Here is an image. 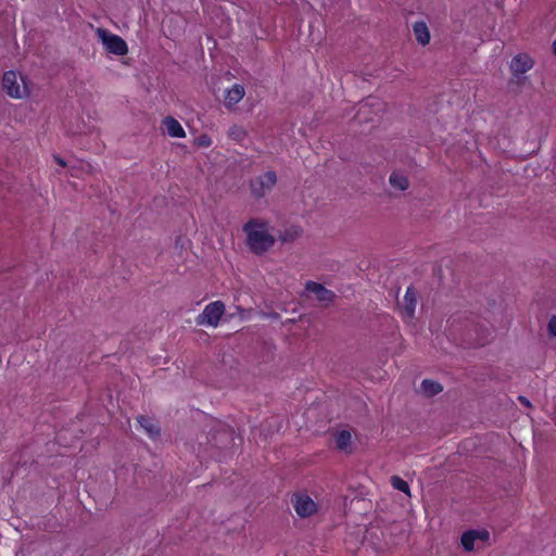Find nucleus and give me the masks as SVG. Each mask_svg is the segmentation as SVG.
<instances>
[{
	"mask_svg": "<svg viewBox=\"0 0 556 556\" xmlns=\"http://www.w3.org/2000/svg\"><path fill=\"white\" fill-rule=\"evenodd\" d=\"M518 400H519V402H520L521 404H523L525 406H528V407H530V406H531V403H530V401H529L527 397H525V396H519V397H518Z\"/></svg>",
	"mask_w": 556,
	"mask_h": 556,
	"instance_id": "25",
	"label": "nucleus"
},
{
	"mask_svg": "<svg viewBox=\"0 0 556 556\" xmlns=\"http://www.w3.org/2000/svg\"><path fill=\"white\" fill-rule=\"evenodd\" d=\"M368 105H374V103H369V100H367L362 106L359 108V113L365 110Z\"/></svg>",
	"mask_w": 556,
	"mask_h": 556,
	"instance_id": "27",
	"label": "nucleus"
},
{
	"mask_svg": "<svg viewBox=\"0 0 556 556\" xmlns=\"http://www.w3.org/2000/svg\"><path fill=\"white\" fill-rule=\"evenodd\" d=\"M96 34L108 52L118 56L127 54L128 47L122 37L112 34L105 28H97Z\"/></svg>",
	"mask_w": 556,
	"mask_h": 556,
	"instance_id": "2",
	"label": "nucleus"
},
{
	"mask_svg": "<svg viewBox=\"0 0 556 556\" xmlns=\"http://www.w3.org/2000/svg\"><path fill=\"white\" fill-rule=\"evenodd\" d=\"M243 230L250 250L257 255L264 254L275 244V238L266 231L262 223L250 220L243 226Z\"/></svg>",
	"mask_w": 556,
	"mask_h": 556,
	"instance_id": "1",
	"label": "nucleus"
},
{
	"mask_svg": "<svg viewBox=\"0 0 556 556\" xmlns=\"http://www.w3.org/2000/svg\"><path fill=\"white\" fill-rule=\"evenodd\" d=\"M137 421L146 430L150 438L156 439L161 434V429L156 422L148 416L140 415L137 417Z\"/></svg>",
	"mask_w": 556,
	"mask_h": 556,
	"instance_id": "13",
	"label": "nucleus"
},
{
	"mask_svg": "<svg viewBox=\"0 0 556 556\" xmlns=\"http://www.w3.org/2000/svg\"><path fill=\"white\" fill-rule=\"evenodd\" d=\"M225 312V304L222 301H215L205 306L203 312L198 316V325H208L216 327Z\"/></svg>",
	"mask_w": 556,
	"mask_h": 556,
	"instance_id": "6",
	"label": "nucleus"
},
{
	"mask_svg": "<svg viewBox=\"0 0 556 556\" xmlns=\"http://www.w3.org/2000/svg\"><path fill=\"white\" fill-rule=\"evenodd\" d=\"M337 447L341 451H346L351 444V433L348 430H341L336 435Z\"/></svg>",
	"mask_w": 556,
	"mask_h": 556,
	"instance_id": "19",
	"label": "nucleus"
},
{
	"mask_svg": "<svg viewBox=\"0 0 556 556\" xmlns=\"http://www.w3.org/2000/svg\"><path fill=\"white\" fill-rule=\"evenodd\" d=\"M305 290L313 293L316 300L325 306H328L336 299V293L332 290L327 289L325 286L316 281H307L305 283Z\"/></svg>",
	"mask_w": 556,
	"mask_h": 556,
	"instance_id": "8",
	"label": "nucleus"
},
{
	"mask_svg": "<svg viewBox=\"0 0 556 556\" xmlns=\"http://www.w3.org/2000/svg\"><path fill=\"white\" fill-rule=\"evenodd\" d=\"M389 182L393 188L401 191H405L409 186L408 178L399 172H393L390 175Z\"/></svg>",
	"mask_w": 556,
	"mask_h": 556,
	"instance_id": "16",
	"label": "nucleus"
},
{
	"mask_svg": "<svg viewBox=\"0 0 556 556\" xmlns=\"http://www.w3.org/2000/svg\"><path fill=\"white\" fill-rule=\"evenodd\" d=\"M477 530H468L462 535V545L465 551H472L477 540Z\"/></svg>",
	"mask_w": 556,
	"mask_h": 556,
	"instance_id": "18",
	"label": "nucleus"
},
{
	"mask_svg": "<svg viewBox=\"0 0 556 556\" xmlns=\"http://www.w3.org/2000/svg\"><path fill=\"white\" fill-rule=\"evenodd\" d=\"M54 160H55V162H56L60 166H62V167L66 166L65 161H64L61 156H59V155H54Z\"/></svg>",
	"mask_w": 556,
	"mask_h": 556,
	"instance_id": "26",
	"label": "nucleus"
},
{
	"mask_svg": "<svg viewBox=\"0 0 556 556\" xmlns=\"http://www.w3.org/2000/svg\"><path fill=\"white\" fill-rule=\"evenodd\" d=\"M417 305V291L410 286L406 289L402 303H399L402 314L405 319L412 320L415 316V308Z\"/></svg>",
	"mask_w": 556,
	"mask_h": 556,
	"instance_id": "9",
	"label": "nucleus"
},
{
	"mask_svg": "<svg viewBox=\"0 0 556 556\" xmlns=\"http://www.w3.org/2000/svg\"><path fill=\"white\" fill-rule=\"evenodd\" d=\"M233 429L218 425L211 433L210 443L218 448H227L235 444Z\"/></svg>",
	"mask_w": 556,
	"mask_h": 556,
	"instance_id": "7",
	"label": "nucleus"
},
{
	"mask_svg": "<svg viewBox=\"0 0 556 556\" xmlns=\"http://www.w3.org/2000/svg\"><path fill=\"white\" fill-rule=\"evenodd\" d=\"M227 135L231 140L238 143H242L248 138L247 129L240 125H232L228 129Z\"/></svg>",
	"mask_w": 556,
	"mask_h": 556,
	"instance_id": "17",
	"label": "nucleus"
},
{
	"mask_svg": "<svg viewBox=\"0 0 556 556\" xmlns=\"http://www.w3.org/2000/svg\"><path fill=\"white\" fill-rule=\"evenodd\" d=\"M163 124H164V126L166 128L167 134L170 137L184 138L186 136V132H185L182 126L180 125V123L176 118H174L172 116H166L163 119Z\"/></svg>",
	"mask_w": 556,
	"mask_h": 556,
	"instance_id": "12",
	"label": "nucleus"
},
{
	"mask_svg": "<svg viewBox=\"0 0 556 556\" xmlns=\"http://www.w3.org/2000/svg\"><path fill=\"white\" fill-rule=\"evenodd\" d=\"M2 87L11 98L22 99L28 96V88L24 78L13 71L4 73Z\"/></svg>",
	"mask_w": 556,
	"mask_h": 556,
	"instance_id": "3",
	"label": "nucleus"
},
{
	"mask_svg": "<svg viewBox=\"0 0 556 556\" xmlns=\"http://www.w3.org/2000/svg\"><path fill=\"white\" fill-rule=\"evenodd\" d=\"M553 52H554V54L556 55V39H555V40H554V42H553Z\"/></svg>",
	"mask_w": 556,
	"mask_h": 556,
	"instance_id": "28",
	"label": "nucleus"
},
{
	"mask_svg": "<svg viewBox=\"0 0 556 556\" xmlns=\"http://www.w3.org/2000/svg\"><path fill=\"white\" fill-rule=\"evenodd\" d=\"M296 514L302 517H309L316 511V504L307 495H296L293 501Z\"/></svg>",
	"mask_w": 556,
	"mask_h": 556,
	"instance_id": "10",
	"label": "nucleus"
},
{
	"mask_svg": "<svg viewBox=\"0 0 556 556\" xmlns=\"http://www.w3.org/2000/svg\"><path fill=\"white\" fill-rule=\"evenodd\" d=\"M271 317L276 319V318L279 317V315L277 313H275V314L271 315Z\"/></svg>",
	"mask_w": 556,
	"mask_h": 556,
	"instance_id": "29",
	"label": "nucleus"
},
{
	"mask_svg": "<svg viewBox=\"0 0 556 556\" xmlns=\"http://www.w3.org/2000/svg\"><path fill=\"white\" fill-rule=\"evenodd\" d=\"M547 332L552 338H556V315H553L547 324Z\"/></svg>",
	"mask_w": 556,
	"mask_h": 556,
	"instance_id": "23",
	"label": "nucleus"
},
{
	"mask_svg": "<svg viewBox=\"0 0 556 556\" xmlns=\"http://www.w3.org/2000/svg\"><path fill=\"white\" fill-rule=\"evenodd\" d=\"M392 486L403 493L409 494V485L406 481L397 476L391 478Z\"/></svg>",
	"mask_w": 556,
	"mask_h": 556,
	"instance_id": "20",
	"label": "nucleus"
},
{
	"mask_svg": "<svg viewBox=\"0 0 556 556\" xmlns=\"http://www.w3.org/2000/svg\"><path fill=\"white\" fill-rule=\"evenodd\" d=\"M302 230L300 228H291L286 230L279 238L282 242H292L294 241L300 235Z\"/></svg>",
	"mask_w": 556,
	"mask_h": 556,
	"instance_id": "21",
	"label": "nucleus"
},
{
	"mask_svg": "<svg viewBox=\"0 0 556 556\" xmlns=\"http://www.w3.org/2000/svg\"><path fill=\"white\" fill-rule=\"evenodd\" d=\"M277 182V175L274 170H268L264 175L257 176L250 181L251 193L254 198L261 199L270 191Z\"/></svg>",
	"mask_w": 556,
	"mask_h": 556,
	"instance_id": "4",
	"label": "nucleus"
},
{
	"mask_svg": "<svg viewBox=\"0 0 556 556\" xmlns=\"http://www.w3.org/2000/svg\"><path fill=\"white\" fill-rule=\"evenodd\" d=\"M477 540L488 541L490 539V533L486 530H477Z\"/></svg>",
	"mask_w": 556,
	"mask_h": 556,
	"instance_id": "24",
	"label": "nucleus"
},
{
	"mask_svg": "<svg viewBox=\"0 0 556 556\" xmlns=\"http://www.w3.org/2000/svg\"><path fill=\"white\" fill-rule=\"evenodd\" d=\"M198 147L207 148L212 144V140L207 135H201L195 139Z\"/></svg>",
	"mask_w": 556,
	"mask_h": 556,
	"instance_id": "22",
	"label": "nucleus"
},
{
	"mask_svg": "<svg viewBox=\"0 0 556 556\" xmlns=\"http://www.w3.org/2000/svg\"><path fill=\"white\" fill-rule=\"evenodd\" d=\"M420 389H421V392L426 396H429V397L439 394L443 390L442 386L439 382L430 380V379L422 380V382L420 384Z\"/></svg>",
	"mask_w": 556,
	"mask_h": 556,
	"instance_id": "15",
	"label": "nucleus"
},
{
	"mask_svg": "<svg viewBox=\"0 0 556 556\" xmlns=\"http://www.w3.org/2000/svg\"><path fill=\"white\" fill-rule=\"evenodd\" d=\"M244 88L242 85L236 84L227 90L225 96V105L227 108L235 106L244 97Z\"/></svg>",
	"mask_w": 556,
	"mask_h": 556,
	"instance_id": "11",
	"label": "nucleus"
},
{
	"mask_svg": "<svg viewBox=\"0 0 556 556\" xmlns=\"http://www.w3.org/2000/svg\"><path fill=\"white\" fill-rule=\"evenodd\" d=\"M533 65V59L527 53H518L511 59L509 68L513 76L517 78L518 85L525 84L527 78L522 77V75L530 71Z\"/></svg>",
	"mask_w": 556,
	"mask_h": 556,
	"instance_id": "5",
	"label": "nucleus"
},
{
	"mask_svg": "<svg viewBox=\"0 0 556 556\" xmlns=\"http://www.w3.org/2000/svg\"><path fill=\"white\" fill-rule=\"evenodd\" d=\"M413 31L418 43L426 46L430 41V33L425 22H415Z\"/></svg>",
	"mask_w": 556,
	"mask_h": 556,
	"instance_id": "14",
	"label": "nucleus"
}]
</instances>
